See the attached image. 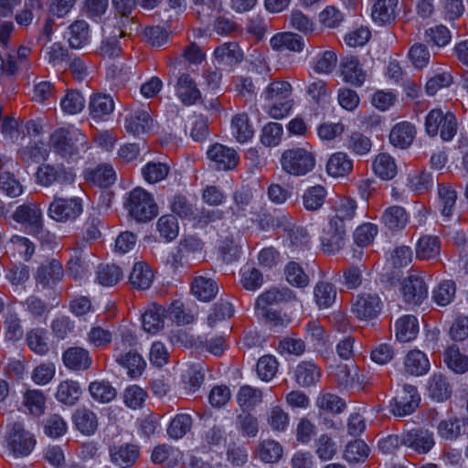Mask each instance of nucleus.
<instances>
[{
    "label": "nucleus",
    "mask_w": 468,
    "mask_h": 468,
    "mask_svg": "<svg viewBox=\"0 0 468 468\" xmlns=\"http://www.w3.org/2000/svg\"><path fill=\"white\" fill-rule=\"evenodd\" d=\"M89 110L93 118H102L109 115L114 110L113 99L106 94H94L90 97Z\"/></svg>",
    "instance_id": "33"
},
{
    "label": "nucleus",
    "mask_w": 468,
    "mask_h": 468,
    "mask_svg": "<svg viewBox=\"0 0 468 468\" xmlns=\"http://www.w3.org/2000/svg\"><path fill=\"white\" fill-rule=\"evenodd\" d=\"M382 303L376 293L362 292L356 296L352 312L361 320L374 319L381 311Z\"/></svg>",
    "instance_id": "10"
},
{
    "label": "nucleus",
    "mask_w": 468,
    "mask_h": 468,
    "mask_svg": "<svg viewBox=\"0 0 468 468\" xmlns=\"http://www.w3.org/2000/svg\"><path fill=\"white\" fill-rule=\"evenodd\" d=\"M123 277L122 269L115 264L101 265L97 271V280L103 286H112Z\"/></svg>",
    "instance_id": "51"
},
{
    "label": "nucleus",
    "mask_w": 468,
    "mask_h": 468,
    "mask_svg": "<svg viewBox=\"0 0 468 468\" xmlns=\"http://www.w3.org/2000/svg\"><path fill=\"white\" fill-rule=\"evenodd\" d=\"M70 197H55L48 207V216L58 221L76 219L82 213V194H71Z\"/></svg>",
    "instance_id": "5"
},
{
    "label": "nucleus",
    "mask_w": 468,
    "mask_h": 468,
    "mask_svg": "<svg viewBox=\"0 0 468 468\" xmlns=\"http://www.w3.org/2000/svg\"><path fill=\"white\" fill-rule=\"evenodd\" d=\"M401 292L407 303L417 305L426 299L428 287L422 278L411 275L402 281Z\"/></svg>",
    "instance_id": "11"
},
{
    "label": "nucleus",
    "mask_w": 468,
    "mask_h": 468,
    "mask_svg": "<svg viewBox=\"0 0 468 468\" xmlns=\"http://www.w3.org/2000/svg\"><path fill=\"white\" fill-rule=\"evenodd\" d=\"M169 170V166L165 163L149 162L143 168L142 174L145 181L154 184L164 180L167 176Z\"/></svg>",
    "instance_id": "56"
},
{
    "label": "nucleus",
    "mask_w": 468,
    "mask_h": 468,
    "mask_svg": "<svg viewBox=\"0 0 468 468\" xmlns=\"http://www.w3.org/2000/svg\"><path fill=\"white\" fill-rule=\"evenodd\" d=\"M178 456V451L163 444L154 449L152 460L154 463L163 464L165 468H172L177 463Z\"/></svg>",
    "instance_id": "58"
},
{
    "label": "nucleus",
    "mask_w": 468,
    "mask_h": 468,
    "mask_svg": "<svg viewBox=\"0 0 468 468\" xmlns=\"http://www.w3.org/2000/svg\"><path fill=\"white\" fill-rule=\"evenodd\" d=\"M153 126V120L147 111L139 110L126 118L125 129L127 132L139 135L147 133Z\"/></svg>",
    "instance_id": "26"
},
{
    "label": "nucleus",
    "mask_w": 468,
    "mask_h": 468,
    "mask_svg": "<svg viewBox=\"0 0 468 468\" xmlns=\"http://www.w3.org/2000/svg\"><path fill=\"white\" fill-rule=\"evenodd\" d=\"M65 366L74 370H84L90 367L91 359L89 352L82 347H70L63 354Z\"/></svg>",
    "instance_id": "24"
},
{
    "label": "nucleus",
    "mask_w": 468,
    "mask_h": 468,
    "mask_svg": "<svg viewBox=\"0 0 468 468\" xmlns=\"http://www.w3.org/2000/svg\"><path fill=\"white\" fill-rule=\"evenodd\" d=\"M234 314L232 304L227 301H219L214 305L211 313L207 315V325L216 328L230 318Z\"/></svg>",
    "instance_id": "44"
},
{
    "label": "nucleus",
    "mask_w": 468,
    "mask_h": 468,
    "mask_svg": "<svg viewBox=\"0 0 468 468\" xmlns=\"http://www.w3.org/2000/svg\"><path fill=\"white\" fill-rule=\"evenodd\" d=\"M420 396L415 387L407 385L396 393L390 402V410L397 417L411 414L419 406Z\"/></svg>",
    "instance_id": "7"
},
{
    "label": "nucleus",
    "mask_w": 468,
    "mask_h": 468,
    "mask_svg": "<svg viewBox=\"0 0 468 468\" xmlns=\"http://www.w3.org/2000/svg\"><path fill=\"white\" fill-rule=\"evenodd\" d=\"M57 177L56 182L58 183L62 192L69 190V194H83V190L80 185L77 183L76 176L71 170L58 167Z\"/></svg>",
    "instance_id": "54"
},
{
    "label": "nucleus",
    "mask_w": 468,
    "mask_h": 468,
    "mask_svg": "<svg viewBox=\"0 0 468 468\" xmlns=\"http://www.w3.org/2000/svg\"><path fill=\"white\" fill-rule=\"evenodd\" d=\"M315 453L323 461H329L337 452V445L333 438L327 434H322L315 441Z\"/></svg>",
    "instance_id": "59"
},
{
    "label": "nucleus",
    "mask_w": 468,
    "mask_h": 468,
    "mask_svg": "<svg viewBox=\"0 0 468 468\" xmlns=\"http://www.w3.org/2000/svg\"><path fill=\"white\" fill-rule=\"evenodd\" d=\"M22 404L30 414L41 416L45 411L46 398L39 390L28 389L24 393Z\"/></svg>",
    "instance_id": "43"
},
{
    "label": "nucleus",
    "mask_w": 468,
    "mask_h": 468,
    "mask_svg": "<svg viewBox=\"0 0 468 468\" xmlns=\"http://www.w3.org/2000/svg\"><path fill=\"white\" fill-rule=\"evenodd\" d=\"M441 250V242L437 237L422 236L416 246V256L422 261L435 259Z\"/></svg>",
    "instance_id": "32"
},
{
    "label": "nucleus",
    "mask_w": 468,
    "mask_h": 468,
    "mask_svg": "<svg viewBox=\"0 0 468 468\" xmlns=\"http://www.w3.org/2000/svg\"><path fill=\"white\" fill-rule=\"evenodd\" d=\"M314 296L319 308H328L335 301L336 290L327 282H319L314 288Z\"/></svg>",
    "instance_id": "40"
},
{
    "label": "nucleus",
    "mask_w": 468,
    "mask_h": 468,
    "mask_svg": "<svg viewBox=\"0 0 468 468\" xmlns=\"http://www.w3.org/2000/svg\"><path fill=\"white\" fill-rule=\"evenodd\" d=\"M353 170V161L343 152L333 154L326 164V171L333 177H343Z\"/></svg>",
    "instance_id": "21"
},
{
    "label": "nucleus",
    "mask_w": 468,
    "mask_h": 468,
    "mask_svg": "<svg viewBox=\"0 0 468 468\" xmlns=\"http://www.w3.org/2000/svg\"><path fill=\"white\" fill-rule=\"evenodd\" d=\"M191 426L192 419L190 415L185 413L177 414L171 421L167 432L170 437L180 439L190 431Z\"/></svg>",
    "instance_id": "62"
},
{
    "label": "nucleus",
    "mask_w": 468,
    "mask_h": 468,
    "mask_svg": "<svg viewBox=\"0 0 468 468\" xmlns=\"http://www.w3.org/2000/svg\"><path fill=\"white\" fill-rule=\"evenodd\" d=\"M455 291V283L452 281H444L433 290L432 299L438 305L446 306L452 301Z\"/></svg>",
    "instance_id": "61"
},
{
    "label": "nucleus",
    "mask_w": 468,
    "mask_h": 468,
    "mask_svg": "<svg viewBox=\"0 0 468 468\" xmlns=\"http://www.w3.org/2000/svg\"><path fill=\"white\" fill-rule=\"evenodd\" d=\"M88 179L101 187H108L115 181V172L111 165H101L89 173Z\"/></svg>",
    "instance_id": "50"
},
{
    "label": "nucleus",
    "mask_w": 468,
    "mask_h": 468,
    "mask_svg": "<svg viewBox=\"0 0 468 468\" xmlns=\"http://www.w3.org/2000/svg\"><path fill=\"white\" fill-rule=\"evenodd\" d=\"M166 310L158 304H152L142 315L143 327L144 331L155 334L165 325Z\"/></svg>",
    "instance_id": "17"
},
{
    "label": "nucleus",
    "mask_w": 468,
    "mask_h": 468,
    "mask_svg": "<svg viewBox=\"0 0 468 468\" xmlns=\"http://www.w3.org/2000/svg\"><path fill=\"white\" fill-rule=\"evenodd\" d=\"M415 134V127L408 122H402L391 129L389 141L394 146L404 149L411 144Z\"/></svg>",
    "instance_id": "19"
},
{
    "label": "nucleus",
    "mask_w": 468,
    "mask_h": 468,
    "mask_svg": "<svg viewBox=\"0 0 468 468\" xmlns=\"http://www.w3.org/2000/svg\"><path fill=\"white\" fill-rule=\"evenodd\" d=\"M408 57L413 67L420 69L429 64L431 52L425 44L418 42L410 48Z\"/></svg>",
    "instance_id": "60"
},
{
    "label": "nucleus",
    "mask_w": 468,
    "mask_h": 468,
    "mask_svg": "<svg viewBox=\"0 0 468 468\" xmlns=\"http://www.w3.org/2000/svg\"><path fill=\"white\" fill-rule=\"evenodd\" d=\"M319 378L320 371L313 363L303 362L295 369L296 382L302 387H310L316 383Z\"/></svg>",
    "instance_id": "41"
},
{
    "label": "nucleus",
    "mask_w": 468,
    "mask_h": 468,
    "mask_svg": "<svg viewBox=\"0 0 468 468\" xmlns=\"http://www.w3.org/2000/svg\"><path fill=\"white\" fill-rule=\"evenodd\" d=\"M429 393L437 401H444L451 397V386L442 374L435 373L431 376L429 382Z\"/></svg>",
    "instance_id": "36"
},
{
    "label": "nucleus",
    "mask_w": 468,
    "mask_h": 468,
    "mask_svg": "<svg viewBox=\"0 0 468 468\" xmlns=\"http://www.w3.org/2000/svg\"><path fill=\"white\" fill-rule=\"evenodd\" d=\"M294 298L295 295L288 288H283L282 290L278 288H271L259 296L256 302V309H266L269 305L291 301Z\"/></svg>",
    "instance_id": "29"
},
{
    "label": "nucleus",
    "mask_w": 468,
    "mask_h": 468,
    "mask_svg": "<svg viewBox=\"0 0 468 468\" xmlns=\"http://www.w3.org/2000/svg\"><path fill=\"white\" fill-rule=\"evenodd\" d=\"M13 218L16 222L28 225L36 235L42 232V213L39 207L36 204L18 207L13 215Z\"/></svg>",
    "instance_id": "13"
},
{
    "label": "nucleus",
    "mask_w": 468,
    "mask_h": 468,
    "mask_svg": "<svg viewBox=\"0 0 468 468\" xmlns=\"http://www.w3.org/2000/svg\"><path fill=\"white\" fill-rule=\"evenodd\" d=\"M356 202L348 197L341 198L335 207V216L330 218V221H335L336 224H346L349 222L356 214Z\"/></svg>",
    "instance_id": "47"
},
{
    "label": "nucleus",
    "mask_w": 468,
    "mask_h": 468,
    "mask_svg": "<svg viewBox=\"0 0 468 468\" xmlns=\"http://www.w3.org/2000/svg\"><path fill=\"white\" fill-rule=\"evenodd\" d=\"M370 453V448L362 440L349 441L344 452V458L350 464L364 463Z\"/></svg>",
    "instance_id": "35"
},
{
    "label": "nucleus",
    "mask_w": 468,
    "mask_h": 468,
    "mask_svg": "<svg viewBox=\"0 0 468 468\" xmlns=\"http://www.w3.org/2000/svg\"><path fill=\"white\" fill-rule=\"evenodd\" d=\"M345 224H336L335 221H329L320 238L322 250L326 254H335L338 252L345 245Z\"/></svg>",
    "instance_id": "9"
},
{
    "label": "nucleus",
    "mask_w": 468,
    "mask_h": 468,
    "mask_svg": "<svg viewBox=\"0 0 468 468\" xmlns=\"http://www.w3.org/2000/svg\"><path fill=\"white\" fill-rule=\"evenodd\" d=\"M117 362L126 367L131 377H137L142 374L145 367V361L137 353L128 352L124 356H120Z\"/></svg>",
    "instance_id": "57"
},
{
    "label": "nucleus",
    "mask_w": 468,
    "mask_h": 468,
    "mask_svg": "<svg viewBox=\"0 0 468 468\" xmlns=\"http://www.w3.org/2000/svg\"><path fill=\"white\" fill-rule=\"evenodd\" d=\"M286 281L292 286L303 288L309 284V277L301 265L295 261H290L285 269Z\"/></svg>",
    "instance_id": "52"
},
{
    "label": "nucleus",
    "mask_w": 468,
    "mask_h": 468,
    "mask_svg": "<svg viewBox=\"0 0 468 468\" xmlns=\"http://www.w3.org/2000/svg\"><path fill=\"white\" fill-rule=\"evenodd\" d=\"M6 448L16 458L28 456L36 447L35 435L22 422L8 425L5 435Z\"/></svg>",
    "instance_id": "2"
},
{
    "label": "nucleus",
    "mask_w": 468,
    "mask_h": 468,
    "mask_svg": "<svg viewBox=\"0 0 468 468\" xmlns=\"http://www.w3.org/2000/svg\"><path fill=\"white\" fill-rule=\"evenodd\" d=\"M408 219L405 208L399 206L389 207L382 215L383 223L391 230L403 229Z\"/></svg>",
    "instance_id": "38"
},
{
    "label": "nucleus",
    "mask_w": 468,
    "mask_h": 468,
    "mask_svg": "<svg viewBox=\"0 0 468 468\" xmlns=\"http://www.w3.org/2000/svg\"><path fill=\"white\" fill-rule=\"evenodd\" d=\"M282 445L271 439H266L260 442L257 448L259 458L268 463H277L282 456Z\"/></svg>",
    "instance_id": "37"
},
{
    "label": "nucleus",
    "mask_w": 468,
    "mask_h": 468,
    "mask_svg": "<svg viewBox=\"0 0 468 468\" xmlns=\"http://www.w3.org/2000/svg\"><path fill=\"white\" fill-rule=\"evenodd\" d=\"M270 45L275 51L289 50L292 52H302L305 43L303 37L292 32H282L274 35Z\"/></svg>",
    "instance_id": "15"
},
{
    "label": "nucleus",
    "mask_w": 468,
    "mask_h": 468,
    "mask_svg": "<svg viewBox=\"0 0 468 468\" xmlns=\"http://www.w3.org/2000/svg\"><path fill=\"white\" fill-rule=\"evenodd\" d=\"M85 135L78 129L59 128L50 136V147L62 157L78 154L85 145Z\"/></svg>",
    "instance_id": "4"
},
{
    "label": "nucleus",
    "mask_w": 468,
    "mask_h": 468,
    "mask_svg": "<svg viewBox=\"0 0 468 468\" xmlns=\"http://www.w3.org/2000/svg\"><path fill=\"white\" fill-rule=\"evenodd\" d=\"M289 415L280 406H274L271 408L268 417L267 423L274 431H284L289 425Z\"/></svg>",
    "instance_id": "64"
},
{
    "label": "nucleus",
    "mask_w": 468,
    "mask_h": 468,
    "mask_svg": "<svg viewBox=\"0 0 468 468\" xmlns=\"http://www.w3.org/2000/svg\"><path fill=\"white\" fill-rule=\"evenodd\" d=\"M111 456L113 463L124 468L135 463L139 456V450L135 445L125 444L113 447L111 450Z\"/></svg>",
    "instance_id": "34"
},
{
    "label": "nucleus",
    "mask_w": 468,
    "mask_h": 468,
    "mask_svg": "<svg viewBox=\"0 0 468 468\" xmlns=\"http://www.w3.org/2000/svg\"><path fill=\"white\" fill-rule=\"evenodd\" d=\"M341 75L346 82L355 86H361L366 80V72L354 57H347L341 63Z\"/></svg>",
    "instance_id": "18"
},
{
    "label": "nucleus",
    "mask_w": 468,
    "mask_h": 468,
    "mask_svg": "<svg viewBox=\"0 0 468 468\" xmlns=\"http://www.w3.org/2000/svg\"><path fill=\"white\" fill-rule=\"evenodd\" d=\"M326 191L322 186H314L308 188L303 196V203L307 210L319 209L325 199Z\"/></svg>",
    "instance_id": "53"
},
{
    "label": "nucleus",
    "mask_w": 468,
    "mask_h": 468,
    "mask_svg": "<svg viewBox=\"0 0 468 468\" xmlns=\"http://www.w3.org/2000/svg\"><path fill=\"white\" fill-rule=\"evenodd\" d=\"M444 361L456 373L463 374L468 370V356L463 355L456 346L448 347L444 353Z\"/></svg>",
    "instance_id": "46"
},
{
    "label": "nucleus",
    "mask_w": 468,
    "mask_h": 468,
    "mask_svg": "<svg viewBox=\"0 0 468 468\" xmlns=\"http://www.w3.org/2000/svg\"><path fill=\"white\" fill-rule=\"evenodd\" d=\"M334 378L338 387L344 389L354 388L358 381L356 368L349 367L346 365L338 366L334 373Z\"/></svg>",
    "instance_id": "55"
},
{
    "label": "nucleus",
    "mask_w": 468,
    "mask_h": 468,
    "mask_svg": "<svg viewBox=\"0 0 468 468\" xmlns=\"http://www.w3.org/2000/svg\"><path fill=\"white\" fill-rule=\"evenodd\" d=\"M230 128L233 136L239 143L248 142L253 137L254 129L246 112H240L234 115L231 120Z\"/></svg>",
    "instance_id": "25"
},
{
    "label": "nucleus",
    "mask_w": 468,
    "mask_h": 468,
    "mask_svg": "<svg viewBox=\"0 0 468 468\" xmlns=\"http://www.w3.org/2000/svg\"><path fill=\"white\" fill-rule=\"evenodd\" d=\"M430 362L426 355L417 349L408 352L404 359L405 371L412 376H422L428 372Z\"/></svg>",
    "instance_id": "20"
},
{
    "label": "nucleus",
    "mask_w": 468,
    "mask_h": 468,
    "mask_svg": "<svg viewBox=\"0 0 468 468\" xmlns=\"http://www.w3.org/2000/svg\"><path fill=\"white\" fill-rule=\"evenodd\" d=\"M282 169L294 176H305L315 166V156L312 146L292 147L285 150L281 156Z\"/></svg>",
    "instance_id": "1"
},
{
    "label": "nucleus",
    "mask_w": 468,
    "mask_h": 468,
    "mask_svg": "<svg viewBox=\"0 0 468 468\" xmlns=\"http://www.w3.org/2000/svg\"><path fill=\"white\" fill-rule=\"evenodd\" d=\"M263 400V393L260 388L250 385L242 386L237 394V402L244 411H250Z\"/></svg>",
    "instance_id": "27"
},
{
    "label": "nucleus",
    "mask_w": 468,
    "mask_h": 468,
    "mask_svg": "<svg viewBox=\"0 0 468 468\" xmlns=\"http://www.w3.org/2000/svg\"><path fill=\"white\" fill-rule=\"evenodd\" d=\"M425 129L429 135L435 136L440 132L441 139L449 141L456 133V118L451 112L443 113L441 109H433L426 117Z\"/></svg>",
    "instance_id": "6"
},
{
    "label": "nucleus",
    "mask_w": 468,
    "mask_h": 468,
    "mask_svg": "<svg viewBox=\"0 0 468 468\" xmlns=\"http://www.w3.org/2000/svg\"><path fill=\"white\" fill-rule=\"evenodd\" d=\"M375 173L382 179H392L398 172V167L392 156L386 153L378 154L373 163Z\"/></svg>",
    "instance_id": "39"
},
{
    "label": "nucleus",
    "mask_w": 468,
    "mask_h": 468,
    "mask_svg": "<svg viewBox=\"0 0 468 468\" xmlns=\"http://www.w3.org/2000/svg\"><path fill=\"white\" fill-rule=\"evenodd\" d=\"M191 291L199 300L208 302L216 296L218 286L213 279L200 275L194 278Z\"/></svg>",
    "instance_id": "22"
},
{
    "label": "nucleus",
    "mask_w": 468,
    "mask_h": 468,
    "mask_svg": "<svg viewBox=\"0 0 468 468\" xmlns=\"http://www.w3.org/2000/svg\"><path fill=\"white\" fill-rule=\"evenodd\" d=\"M30 53L31 49L29 48L21 46L16 54H6L5 57L0 55V74L15 75L26 62Z\"/></svg>",
    "instance_id": "16"
},
{
    "label": "nucleus",
    "mask_w": 468,
    "mask_h": 468,
    "mask_svg": "<svg viewBox=\"0 0 468 468\" xmlns=\"http://www.w3.org/2000/svg\"><path fill=\"white\" fill-rule=\"evenodd\" d=\"M64 271L61 263L57 260L43 262L37 270L36 281L43 286L53 285L62 280Z\"/></svg>",
    "instance_id": "14"
},
{
    "label": "nucleus",
    "mask_w": 468,
    "mask_h": 468,
    "mask_svg": "<svg viewBox=\"0 0 468 468\" xmlns=\"http://www.w3.org/2000/svg\"><path fill=\"white\" fill-rule=\"evenodd\" d=\"M434 443L433 434L426 429H411L401 435V444L420 454L430 452Z\"/></svg>",
    "instance_id": "8"
},
{
    "label": "nucleus",
    "mask_w": 468,
    "mask_h": 468,
    "mask_svg": "<svg viewBox=\"0 0 468 468\" xmlns=\"http://www.w3.org/2000/svg\"><path fill=\"white\" fill-rule=\"evenodd\" d=\"M129 280L134 289L146 290L153 282L154 273L145 262L140 261L134 264Z\"/></svg>",
    "instance_id": "30"
},
{
    "label": "nucleus",
    "mask_w": 468,
    "mask_h": 468,
    "mask_svg": "<svg viewBox=\"0 0 468 468\" xmlns=\"http://www.w3.org/2000/svg\"><path fill=\"white\" fill-rule=\"evenodd\" d=\"M292 85L285 80H274L271 82L264 91L265 99L268 101L292 100Z\"/></svg>",
    "instance_id": "48"
},
{
    "label": "nucleus",
    "mask_w": 468,
    "mask_h": 468,
    "mask_svg": "<svg viewBox=\"0 0 468 468\" xmlns=\"http://www.w3.org/2000/svg\"><path fill=\"white\" fill-rule=\"evenodd\" d=\"M398 0H376L372 9V18L382 24L390 23L396 17Z\"/></svg>",
    "instance_id": "28"
},
{
    "label": "nucleus",
    "mask_w": 468,
    "mask_h": 468,
    "mask_svg": "<svg viewBox=\"0 0 468 468\" xmlns=\"http://www.w3.org/2000/svg\"><path fill=\"white\" fill-rule=\"evenodd\" d=\"M208 158L215 163L218 170H230L239 164L237 152L220 144H215L207 151Z\"/></svg>",
    "instance_id": "12"
},
{
    "label": "nucleus",
    "mask_w": 468,
    "mask_h": 468,
    "mask_svg": "<svg viewBox=\"0 0 468 468\" xmlns=\"http://www.w3.org/2000/svg\"><path fill=\"white\" fill-rule=\"evenodd\" d=\"M126 208L130 216L138 222L150 221L158 214V206L152 194L140 186L129 193Z\"/></svg>",
    "instance_id": "3"
},
{
    "label": "nucleus",
    "mask_w": 468,
    "mask_h": 468,
    "mask_svg": "<svg viewBox=\"0 0 468 468\" xmlns=\"http://www.w3.org/2000/svg\"><path fill=\"white\" fill-rule=\"evenodd\" d=\"M176 92L186 105L194 104L200 98V91L196 82L188 74H182L176 83Z\"/></svg>",
    "instance_id": "23"
},
{
    "label": "nucleus",
    "mask_w": 468,
    "mask_h": 468,
    "mask_svg": "<svg viewBox=\"0 0 468 468\" xmlns=\"http://www.w3.org/2000/svg\"><path fill=\"white\" fill-rule=\"evenodd\" d=\"M74 422L77 429L86 435L94 433L98 427V419L94 412L87 409H80L74 414Z\"/></svg>",
    "instance_id": "42"
},
{
    "label": "nucleus",
    "mask_w": 468,
    "mask_h": 468,
    "mask_svg": "<svg viewBox=\"0 0 468 468\" xmlns=\"http://www.w3.org/2000/svg\"><path fill=\"white\" fill-rule=\"evenodd\" d=\"M80 395V388L76 381H62L56 393L57 399L64 404L73 405L77 402Z\"/></svg>",
    "instance_id": "49"
},
{
    "label": "nucleus",
    "mask_w": 468,
    "mask_h": 468,
    "mask_svg": "<svg viewBox=\"0 0 468 468\" xmlns=\"http://www.w3.org/2000/svg\"><path fill=\"white\" fill-rule=\"evenodd\" d=\"M337 65V56L334 50L321 53L314 65V70L318 74H330Z\"/></svg>",
    "instance_id": "63"
},
{
    "label": "nucleus",
    "mask_w": 468,
    "mask_h": 468,
    "mask_svg": "<svg viewBox=\"0 0 468 468\" xmlns=\"http://www.w3.org/2000/svg\"><path fill=\"white\" fill-rule=\"evenodd\" d=\"M419 332L418 319L413 315H405L396 323V337L406 343L413 340Z\"/></svg>",
    "instance_id": "31"
},
{
    "label": "nucleus",
    "mask_w": 468,
    "mask_h": 468,
    "mask_svg": "<svg viewBox=\"0 0 468 468\" xmlns=\"http://www.w3.org/2000/svg\"><path fill=\"white\" fill-rule=\"evenodd\" d=\"M372 147V142L369 137L360 132H353L346 137V148L356 155L367 154Z\"/></svg>",
    "instance_id": "45"
}]
</instances>
